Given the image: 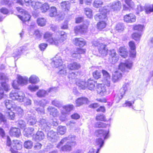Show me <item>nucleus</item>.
<instances>
[{
  "label": "nucleus",
  "instance_id": "1",
  "mask_svg": "<svg viewBox=\"0 0 153 153\" xmlns=\"http://www.w3.org/2000/svg\"><path fill=\"white\" fill-rule=\"evenodd\" d=\"M108 7L104 6L99 9L100 13L96 15L94 18L96 21L99 22L97 24V27L100 30L104 28L106 26V22L108 20L107 15L109 12Z\"/></svg>",
  "mask_w": 153,
  "mask_h": 153
},
{
  "label": "nucleus",
  "instance_id": "2",
  "mask_svg": "<svg viewBox=\"0 0 153 153\" xmlns=\"http://www.w3.org/2000/svg\"><path fill=\"white\" fill-rule=\"evenodd\" d=\"M60 38L58 39L56 38H53L52 33L49 32H46L44 35V38L50 44L57 46L59 43L63 42L66 39L67 34L64 31H59Z\"/></svg>",
  "mask_w": 153,
  "mask_h": 153
},
{
  "label": "nucleus",
  "instance_id": "3",
  "mask_svg": "<svg viewBox=\"0 0 153 153\" xmlns=\"http://www.w3.org/2000/svg\"><path fill=\"white\" fill-rule=\"evenodd\" d=\"M59 54L57 55L53 58V60L51 63V65L53 68H58L59 71L58 73L62 76L66 75L67 73V67L64 63Z\"/></svg>",
  "mask_w": 153,
  "mask_h": 153
},
{
  "label": "nucleus",
  "instance_id": "4",
  "mask_svg": "<svg viewBox=\"0 0 153 153\" xmlns=\"http://www.w3.org/2000/svg\"><path fill=\"white\" fill-rule=\"evenodd\" d=\"M52 104L60 109L62 114L59 117L60 120L62 121H65L66 119L67 115V106L62 105L61 102L56 100L52 101Z\"/></svg>",
  "mask_w": 153,
  "mask_h": 153
},
{
  "label": "nucleus",
  "instance_id": "5",
  "mask_svg": "<svg viewBox=\"0 0 153 153\" xmlns=\"http://www.w3.org/2000/svg\"><path fill=\"white\" fill-rule=\"evenodd\" d=\"M94 83V81L91 79H88L87 82L81 80H78L76 82V85L80 88L85 89L88 88L91 90H93L95 87Z\"/></svg>",
  "mask_w": 153,
  "mask_h": 153
},
{
  "label": "nucleus",
  "instance_id": "6",
  "mask_svg": "<svg viewBox=\"0 0 153 153\" xmlns=\"http://www.w3.org/2000/svg\"><path fill=\"white\" fill-rule=\"evenodd\" d=\"M39 126L40 128L45 131H48L50 130L51 125L53 126H56L58 124L56 122L53 121L52 123L47 122L44 119L40 118L38 120Z\"/></svg>",
  "mask_w": 153,
  "mask_h": 153
},
{
  "label": "nucleus",
  "instance_id": "7",
  "mask_svg": "<svg viewBox=\"0 0 153 153\" xmlns=\"http://www.w3.org/2000/svg\"><path fill=\"white\" fill-rule=\"evenodd\" d=\"M25 97V94L23 92L18 91L16 90H12L10 94V97L13 100H16L22 102L23 100V97Z\"/></svg>",
  "mask_w": 153,
  "mask_h": 153
},
{
  "label": "nucleus",
  "instance_id": "8",
  "mask_svg": "<svg viewBox=\"0 0 153 153\" xmlns=\"http://www.w3.org/2000/svg\"><path fill=\"white\" fill-rule=\"evenodd\" d=\"M28 78L27 77H22L21 76H18V80H14L12 83V86L15 90L19 89V85H23L27 83Z\"/></svg>",
  "mask_w": 153,
  "mask_h": 153
},
{
  "label": "nucleus",
  "instance_id": "9",
  "mask_svg": "<svg viewBox=\"0 0 153 153\" xmlns=\"http://www.w3.org/2000/svg\"><path fill=\"white\" fill-rule=\"evenodd\" d=\"M132 66V62L130 60H127L124 63H121L119 68L123 72H128L131 69Z\"/></svg>",
  "mask_w": 153,
  "mask_h": 153
},
{
  "label": "nucleus",
  "instance_id": "10",
  "mask_svg": "<svg viewBox=\"0 0 153 153\" xmlns=\"http://www.w3.org/2000/svg\"><path fill=\"white\" fill-rule=\"evenodd\" d=\"M92 43L95 46H97L99 51L100 53L103 56L106 55L107 53V50L106 49L105 45L102 43L100 44L97 41H94Z\"/></svg>",
  "mask_w": 153,
  "mask_h": 153
},
{
  "label": "nucleus",
  "instance_id": "11",
  "mask_svg": "<svg viewBox=\"0 0 153 153\" xmlns=\"http://www.w3.org/2000/svg\"><path fill=\"white\" fill-rule=\"evenodd\" d=\"M106 49L107 50V53H108L109 55L108 58L109 61L112 64H114L117 62L119 59V57L115 50L114 49L110 50L108 52L107 49L106 48Z\"/></svg>",
  "mask_w": 153,
  "mask_h": 153
},
{
  "label": "nucleus",
  "instance_id": "12",
  "mask_svg": "<svg viewBox=\"0 0 153 153\" xmlns=\"http://www.w3.org/2000/svg\"><path fill=\"white\" fill-rule=\"evenodd\" d=\"M49 8V6L48 3H45L42 4L39 2H36L35 5L33 7V8L36 10L40 9L42 12H46Z\"/></svg>",
  "mask_w": 153,
  "mask_h": 153
},
{
  "label": "nucleus",
  "instance_id": "13",
  "mask_svg": "<svg viewBox=\"0 0 153 153\" xmlns=\"http://www.w3.org/2000/svg\"><path fill=\"white\" fill-rule=\"evenodd\" d=\"M22 148V145L21 142L17 140L12 141L10 151L12 153H15L16 150H20Z\"/></svg>",
  "mask_w": 153,
  "mask_h": 153
},
{
  "label": "nucleus",
  "instance_id": "14",
  "mask_svg": "<svg viewBox=\"0 0 153 153\" xmlns=\"http://www.w3.org/2000/svg\"><path fill=\"white\" fill-rule=\"evenodd\" d=\"M108 129L105 130L104 129H98L95 132V135L97 136L103 137L104 139L105 140L108 138L109 137Z\"/></svg>",
  "mask_w": 153,
  "mask_h": 153
},
{
  "label": "nucleus",
  "instance_id": "15",
  "mask_svg": "<svg viewBox=\"0 0 153 153\" xmlns=\"http://www.w3.org/2000/svg\"><path fill=\"white\" fill-rule=\"evenodd\" d=\"M75 137L73 135H70L68 137V151L71 150L72 148L76 144Z\"/></svg>",
  "mask_w": 153,
  "mask_h": 153
},
{
  "label": "nucleus",
  "instance_id": "16",
  "mask_svg": "<svg viewBox=\"0 0 153 153\" xmlns=\"http://www.w3.org/2000/svg\"><path fill=\"white\" fill-rule=\"evenodd\" d=\"M102 73L103 76V82L105 85L108 87L110 86L111 77L109 74L105 70H103Z\"/></svg>",
  "mask_w": 153,
  "mask_h": 153
},
{
  "label": "nucleus",
  "instance_id": "17",
  "mask_svg": "<svg viewBox=\"0 0 153 153\" xmlns=\"http://www.w3.org/2000/svg\"><path fill=\"white\" fill-rule=\"evenodd\" d=\"M57 148H60L62 151H67V137H65L62 139L60 142L58 144Z\"/></svg>",
  "mask_w": 153,
  "mask_h": 153
},
{
  "label": "nucleus",
  "instance_id": "18",
  "mask_svg": "<svg viewBox=\"0 0 153 153\" xmlns=\"http://www.w3.org/2000/svg\"><path fill=\"white\" fill-rule=\"evenodd\" d=\"M22 13V16L18 15V17L23 22L29 21L30 18V16L25 10L21 9L20 10Z\"/></svg>",
  "mask_w": 153,
  "mask_h": 153
},
{
  "label": "nucleus",
  "instance_id": "19",
  "mask_svg": "<svg viewBox=\"0 0 153 153\" xmlns=\"http://www.w3.org/2000/svg\"><path fill=\"white\" fill-rule=\"evenodd\" d=\"M56 88L55 87L50 88L48 91L44 90H39L36 93V95L38 97H42L46 96L48 93L54 91Z\"/></svg>",
  "mask_w": 153,
  "mask_h": 153
},
{
  "label": "nucleus",
  "instance_id": "20",
  "mask_svg": "<svg viewBox=\"0 0 153 153\" xmlns=\"http://www.w3.org/2000/svg\"><path fill=\"white\" fill-rule=\"evenodd\" d=\"M48 132L47 133L48 138V139L52 142H56L57 140V133L54 132L53 130H49L48 131H45Z\"/></svg>",
  "mask_w": 153,
  "mask_h": 153
},
{
  "label": "nucleus",
  "instance_id": "21",
  "mask_svg": "<svg viewBox=\"0 0 153 153\" xmlns=\"http://www.w3.org/2000/svg\"><path fill=\"white\" fill-rule=\"evenodd\" d=\"M121 3L119 1L110 3L109 4V7L114 11L120 10L121 8Z\"/></svg>",
  "mask_w": 153,
  "mask_h": 153
},
{
  "label": "nucleus",
  "instance_id": "22",
  "mask_svg": "<svg viewBox=\"0 0 153 153\" xmlns=\"http://www.w3.org/2000/svg\"><path fill=\"white\" fill-rule=\"evenodd\" d=\"M105 85L104 84H100L97 86V93L101 96H103L108 94L106 87L105 86Z\"/></svg>",
  "mask_w": 153,
  "mask_h": 153
},
{
  "label": "nucleus",
  "instance_id": "23",
  "mask_svg": "<svg viewBox=\"0 0 153 153\" xmlns=\"http://www.w3.org/2000/svg\"><path fill=\"white\" fill-rule=\"evenodd\" d=\"M25 47L24 46L19 47L14 50L13 54V56L16 59L19 58L25 50Z\"/></svg>",
  "mask_w": 153,
  "mask_h": 153
},
{
  "label": "nucleus",
  "instance_id": "24",
  "mask_svg": "<svg viewBox=\"0 0 153 153\" xmlns=\"http://www.w3.org/2000/svg\"><path fill=\"white\" fill-rule=\"evenodd\" d=\"M74 42L76 46L83 47L86 45L85 40L82 38H75L74 39Z\"/></svg>",
  "mask_w": 153,
  "mask_h": 153
},
{
  "label": "nucleus",
  "instance_id": "25",
  "mask_svg": "<svg viewBox=\"0 0 153 153\" xmlns=\"http://www.w3.org/2000/svg\"><path fill=\"white\" fill-rule=\"evenodd\" d=\"M129 45L131 49L130 51V57H135L136 54V47L134 42L131 41L129 42Z\"/></svg>",
  "mask_w": 153,
  "mask_h": 153
},
{
  "label": "nucleus",
  "instance_id": "26",
  "mask_svg": "<svg viewBox=\"0 0 153 153\" xmlns=\"http://www.w3.org/2000/svg\"><path fill=\"white\" fill-rule=\"evenodd\" d=\"M25 115V118L27 120V123L30 125L33 126L37 122L36 117L27 114Z\"/></svg>",
  "mask_w": 153,
  "mask_h": 153
},
{
  "label": "nucleus",
  "instance_id": "27",
  "mask_svg": "<svg viewBox=\"0 0 153 153\" xmlns=\"http://www.w3.org/2000/svg\"><path fill=\"white\" fill-rule=\"evenodd\" d=\"M88 23L87 24H84L82 25H79L76 26L74 29L76 33L79 32L80 33H84L86 32L88 27Z\"/></svg>",
  "mask_w": 153,
  "mask_h": 153
},
{
  "label": "nucleus",
  "instance_id": "28",
  "mask_svg": "<svg viewBox=\"0 0 153 153\" xmlns=\"http://www.w3.org/2000/svg\"><path fill=\"white\" fill-rule=\"evenodd\" d=\"M124 20L126 22H135L136 17L133 14L130 13L125 16L124 17Z\"/></svg>",
  "mask_w": 153,
  "mask_h": 153
},
{
  "label": "nucleus",
  "instance_id": "29",
  "mask_svg": "<svg viewBox=\"0 0 153 153\" xmlns=\"http://www.w3.org/2000/svg\"><path fill=\"white\" fill-rule=\"evenodd\" d=\"M122 77V73L118 71H116L113 74L112 81L114 82H117L121 79Z\"/></svg>",
  "mask_w": 153,
  "mask_h": 153
},
{
  "label": "nucleus",
  "instance_id": "30",
  "mask_svg": "<svg viewBox=\"0 0 153 153\" xmlns=\"http://www.w3.org/2000/svg\"><path fill=\"white\" fill-rule=\"evenodd\" d=\"M45 138V135L43 132L41 131H38L36 135L33 137V138L36 141H40Z\"/></svg>",
  "mask_w": 153,
  "mask_h": 153
},
{
  "label": "nucleus",
  "instance_id": "31",
  "mask_svg": "<svg viewBox=\"0 0 153 153\" xmlns=\"http://www.w3.org/2000/svg\"><path fill=\"white\" fill-rule=\"evenodd\" d=\"M10 134L11 136L18 137L21 134L19 128H12L10 130Z\"/></svg>",
  "mask_w": 153,
  "mask_h": 153
},
{
  "label": "nucleus",
  "instance_id": "32",
  "mask_svg": "<svg viewBox=\"0 0 153 153\" xmlns=\"http://www.w3.org/2000/svg\"><path fill=\"white\" fill-rule=\"evenodd\" d=\"M104 143V140L101 138H99L96 139L95 142L96 145L98 146L99 148H97L96 153H98L100 149L103 146Z\"/></svg>",
  "mask_w": 153,
  "mask_h": 153
},
{
  "label": "nucleus",
  "instance_id": "33",
  "mask_svg": "<svg viewBox=\"0 0 153 153\" xmlns=\"http://www.w3.org/2000/svg\"><path fill=\"white\" fill-rule=\"evenodd\" d=\"M5 107L8 110L12 111V109H13L16 106L15 104H13L11 100H6L4 102Z\"/></svg>",
  "mask_w": 153,
  "mask_h": 153
},
{
  "label": "nucleus",
  "instance_id": "34",
  "mask_svg": "<svg viewBox=\"0 0 153 153\" xmlns=\"http://www.w3.org/2000/svg\"><path fill=\"white\" fill-rule=\"evenodd\" d=\"M88 102V99L86 97H80L78 98L76 101V105L79 106L83 104L87 103Z\"/></svg>",
  "mask_w": 153,
  "mask_h": 153
},
{
  "label": "nucleus",
  "instance_id": "35",
  "mask_svg": "<svg viewBox=\"0 0 153 153\" xmlns=\"http://www.w3.org/2000/svg\"><path fill=\"white\" fill-rule=\"evenodd\" d=\"M85 52V50L80 48H77L76 50L72 54V56L74 57H77L80 54H84Z\"/></svg>",
  "mask_w": 153,
  "mask_h": 153
},
{
  "label": "nucleus",
  "instance_id": "36",
  "mask_svg": "<svg viewBox=\"0 0 153 153\" xmlns=\"http://www.w3.org/2000/svg\"><path fill=\"white\" fill-rule=\"evenodd\" d=\"M48 110L49 112L50 115L53 117H57L59 114V112L54 107L49 106L48 108Z\"/></svg>",
  "mask_w": 153,
  "mask_h": 153
},
{
  "label": "nucleus",
  "instance_id": "37",
  "mask_svg": "<svg viewBox=\"0 0 153 153\" xmlns=\"http://www.w3.org/2000/svg\"><path fill=\"white\" fill-rule=\"evenodd\" d=\"M119 52L120 54L124 58H126L128 55L127 49L125 46H121L119 48Z\"/></svg>",
  "mask_w": 153,
  "mask_h": 153
},
{
  "label": "nucleus",
  "instance_id": "38",
  "mask_svg": "<svg viewBox=\"0 0 153 153\" xmlns=\"http://www.w3.org/2000/svg\"><path fill=\"white\" fill-rule=\"evenodd\" d=\"M68 67L71 70H75L79 68L80 65L78 63L73 62L70 64Z\"/></svg>",
  "mask_w": 153,
  "mask_h": 153
},
{
  "label": "nucleus",
  "instance_id": "39",
  "mask_svg": "<svg viewBox=\"0 0 153 153\" xmlns=\"http://www.w3.org/2000/svg\"><path fill=\"white\" fill-rule=\"evenodd\" d=\"M13 110L16 111V114L18 115L19 117H21L23 116V111L20 107L16 105Z\"/></svg>",
  "mask_w": 153,
  "mask_h": 153
},
{
  "label": "nucleus",
  "instance_id": "40",
  "mask_svg": "<svg viewBox=\"0 0 153 153\" xmlns=\"http://www.w3.org/2000/svg\"><path fill=\"white\" fill-rule=\"evenodd\" d=\"M29 81L30 83L35 84L39 82V79L36 76L33 75L30 77Z\"/></svg>",
  "mask_w": 153,
  "mask_h": 153
},
{
  "label": "nucleus",
  "instance_id": "41",
  "mask_svg": "<svg viewBox=\"0 0 153 153\" xmlns=\"http://www.w3.org/2000/svg\"><path fill=\"white\" fill-rule=\"evenodd\" d=\"M130 89L129 84L128 83H125L123 85L122 88L120 90V92L121 94L124 95L126 91H127Z\"/></svg>",
  "mask_w": 153,
  "mask_h": 153
},
{
  "label": "nucleus",
  "instance_id": "42",
  "mask_svg": "<svg viewBox=\"0 0 153 153\" xmlns=\"http://www.w3.org/2000/svg\"><path fill=\"white\" fill-rule=\"evenodd\" d=\"M144 9L146 14H149L151 12H153V4L152 5H146L144 7Z\"/></svg>",
  "mask_w": 153,
  "mask_h": 153
},
{
  "label": "nucleus",
  "instance_id": "43",
  "mask_svg": "<svg viewBox=\"0 0 153 153\" xmlns=\"http://www.w3.org/2000/svg\"><path fill=\"white\" fill-rule=\"evenodd\" d=\"M66 130V127L59 126L57 129V133L58 134L63 135L65 133Z\"/></svg>",
  "mask_w": 153,
  "mask_h": 153
},
{
  "label": "nucleus",
  "instance_id": "44",
  "mask_svg": "<svg viewBox=\"0 0 153 153\" xmlns=\"http://www.w3.org/2000/svg\"><path fill=\"white\" fill-rule=\"evenodd\" d=\"M57 12L56 8L55 7H51L50 10L49 16L53 17L56 16L57 15Z\"/></svg>",
  "mask_w": 153,
  "mask_h": 153
},
{
  "label": "nucleus",
  "instance_id": "45",
  "mask_svg": "<svg viewBox=\"0 0 153 153\" xmlns=\"http://www.w3.org/2000/svg\"><path fill=\"white\" fill-rule=\"evenodd\" d=\"M34 131V129L33 128L28 127L27 129L24 128V131L26 133L25 134L26 136L28 137L30 135H31Z\"/></svg>",
  "mask_w": 153,
  "mask_h": 153
},
{
  "label": "nucleus",
  "instance_id": "46",
  "mask_svg": "<svg viewBox=\"0 0 153 153\" xmlns=\"http://www.w3.org/2000/svg\"><path fill=\"white\" fill-rule=\"evenodd\" d=\"M38 25L41 26H45L46 24V20L44 18H39L37 20Z\"/></svg>",
  "mask_w": 153,
  "mask_h": 153
},
{
  "label": "nucleus",
  "instance_id": "47",
  "mask_svg": "<svg viewBox=\"0 0 153 153\" xmlns=\"http://www.w3.org/2000/svg\"><path fill=\"white\" fill-rule=\"evenodd\" d=\"M141 35L142 33L140 32H136L132 34V37L134 40L136 41H138L139 40Z\"/></svg>",
  "mask_w": 153,
  "mask_h": 153
},
{
  "label": "nucleus",
  "instance_id": "48",
  "mask_svg": "<svg viewBox=\"0 0 153 153\" xmlns=\"http://www.w3.org/2000/svg\"><path fill=\"white\" fill-rule=\"evenodd\" d=\"M85 11L86 15L88 18H91L93 16L92 10L90 8H87L85 9Z\"/></svg>",
  "mask_w": 153,
  "mask_h": 153
},
{
  "label": "nucleus",
  "instance_id": "49",
  "mask_svg": "<svg viewBox=\"0 0 153 153\" xmlns=\"http://www.w3.org/2000/svg\"><path fill=\"white\" fill-rule=\"evenodd\" d=\"M103 4V2L101 0H95L94 2L93 6L96 8L101 7Z\"/></svg>",
  "mask_w": 153,
  "mask_h": 153
},
{
  "label": "nucleus",
  "instance_id": "50",
  "mask_svg": "<svg viewBox=\"0 0 153 153\" xmlns=\"http://www.w3.org/2000/svg\"><path fill=\"white\" fill-rule=\"evenodd\" d=\"M39 88L38 85H35L31 84L29 85L28 87V88L31 91H35Z\"/></svg>",
  "mask_w": 153,
  "mask_h": 153
},
{
  "label": "nucleus",
  "instance_id": "51",
  "mask_svg": "<svg viewBox=\"0 0 153 153\" xmlns=\"http://www.w3.org/2000/svg\"><path fill=\"white\" fill-rule=\"evenodd\" d=\"M1 86L4 90L6 91H8L10 90V86L5 82H1Z\"/></svg>",
  "mask_w": 153,
  "mask_h": 153
},
{
  "label": "nucleus",
  "instance_id": "52",
  "mask_svg": "<svg viewBox=\"0 0 153 153\" xmlns=\"http://www.w3.org/2000/svg\"><path fill=\"white\" fill-rule=\"evenodd\" d=\"M33 143L30 140L26 141L24 144L25 147L27 149H31L33 146Z\"/></svg>",
  "mask_w": 153,
  "mask_h": 153
},
{
  "label": "nucleus",
  "instance_id": "53",
  "mask_svg": "<svg viewBox=\"0 0 153 153\" xmlns=\"http://www.w3.org/2000/svg\"><path fill=\"white\" fill-rule=\"evenodd\" d=\"M143 28V26L140 25H135L133 27V28L134 30H137V32H140L141 33H142V31Z\"/></svg>",
  "mask_w": 153,
  "mask_h": 153
},
{
  "label": "nucleus",
  "instance_id": "54",
  "mask_svg": "<svg viewBox=\"0 0 153 153\" xmlns=\"http://www.w3.org/2000/svg\"><path fill=\"white\" fill-rule=\"evenodd\" d=\"M16 123L18 124L19 126L21 128H25L26 126L25 123L22 120H19L16 122Z\"/></svg>",
  "mask_w": 153,
  "mask_h": 153
},
{
  "label": "nucleus",
  "instance_id": "55",
  "mask_svg": "<svg viewBox=\"0 0 153 153\" xmlns=\"http://www.w3.org/2000/svg\"><path fill=\"white\" fill-rule=\"evenodd\" d=\"M26 5L27 6H31L33 8L35 5L36 3L32 0H24Z\"/></svg>",
  "mask_w": 153,
  "mask_h": 153
},
{
  "label": "nucleus",
  "instance_id": "56",
  "mask_svg": "<svg viewBox=\"0 0 153 153\" xmlns=\"http://www.w3.org/2000/svg\"><path fill=\"white\" fill-rule=\"evenodd\" d=\"M1 3L2 4L8 5L9 7H10L13 4V2L11 1H10L9 0H1Z\"/></svg>",
  "mask_w": 153,
  "mask_h": 153
},
{
  "label": "nucleus",
  "instance_id": "57",
  "mask_svg": "<svg viewBox=\"0 0 153 153\" xmlns=\"http://www.w3.org/2000/svg\"><path fill=\"white\" fill-rule=\"evenodd\" d=\"M126 4L130 7L133 8L135 7V4L132 0H125Z\"/></svg>",
  "mask_w": 153,
  "mask_h": 153
},
{
  "label": "nucleus",
  "instance_id": "58",
  "mask_svg": "<svg viewBox=\"0 0 153 153\" xmlns=\"http://www.w3.org/2000/svg\"><path fill=\"white\" fill-rule=\"evenodd\" d=\"M93 75L94 78L98 79L100 77L101 74L100 71H96L93 72Z\"/></svg>",
  "mask_w": 153,
  "mask_h": 153
},
{
  "label": "nucleus",
  "instance_id": "59",
  "mask_svg": "<svg viewBox=\"0 0 153 153\" xmlns=\"http://www.w3.org/2000/svg\"><path fill=\"white\" fill-rule=\"evenodd\" d=\"M123 95L124 94H121V92H120L119 94L116 95L115 96L114 99L117 102H118L120 100L122 99Z\"/></svg>",
  "mask_w": 153,
  "mask_h": 153
},
{
  "label": "nucleus",
  "instance_id": "60",
  "mask_svg": "<svg viewBox=\"0 0 153 153\" xmlns=\"http://www.w3.org/2000/svg\"><path fill=\"white\" fill-rule=\"evenodd\" d=\"M23 102L25 105H30L31 104V100L25 97V96L23 97V100L22 102Z\"/></svg>",
  "mask_w": 153,
  "mask_h": 153
},
{
  "label": "nucleus",
  "instance_id": "61",
  "mask_svg": "<svg viewBox=\"0 0 153 153\" xmlns=\"http://www.w3.org/2000/svg\"><path fill=\"white\" fill-rule=\"evenodd\" d=\"M11 110H9L7 113V116L9 117L10 120H13L15 117V115L14 112L11 111Z\"/></svg>",
  "mask_w": 153,
  "mask_h": 153
},
{
  "label": "nucleus",
  "instance_id": "62",
  "mask_svg": "<svg viewBox=\"0 0 153 153\" xmlns=\"http://www.w3.org/2000/svg\"><path fill=\"white\" fill-rule=\"evenodd\" d=\"M124 25L122 23H118L116 26V29L117 30L122 31L124 30Z\"/></svg>",
  "mask_w": 153,
  "mask_h": 153
},
{
  "label": "nucleus",
  "instance_id": "63",
  "mask_svg": "<svg viewBox=\"0 0 153 153\" xmlns=\"http://www.w3.org/2000/svg\"><path fill=\"white\" fill-rule=\"evenodd\" d=\"M60 7L64 10H66L67 9V2L66 1H62L60 3Z\"/></svg>",
  "mask_w": 153,
  "mask_h": 153
},
{
  "label": "nucleus",
  "instance_id": "64",
  "mask_svg": "<svg viewBox=\"0 0 153 153\" xmlns=\"http://www.w3.org/2000/svg\"><path fill=\"white\" fill-rule=\"evenodd\" d=\"M34 35L37 39H39L41 38L42 35L39 30H37L34 31Z\"/></svg>",
  "mask_w": 153,
  "mask_h": 153
}]
</instances>
